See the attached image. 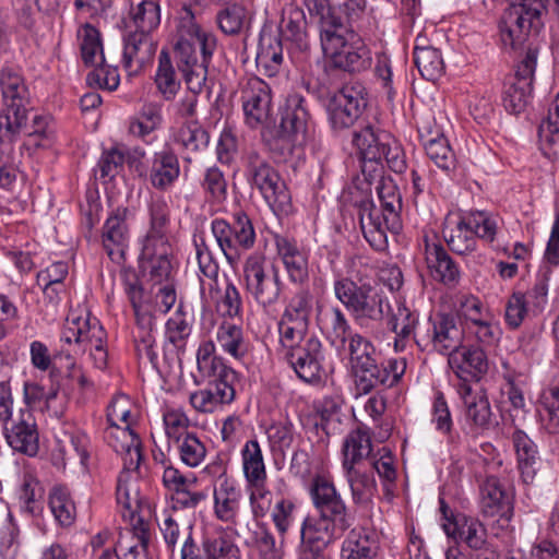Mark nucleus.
<instances>
[{
	"instance_id": "14",
	"label": "nucleus",
	"mask_w": 559,
	"mask_h": 559,
	"mask_svg": "<svg viewBox=\"0 0 559 559\" xmlns=\"http://www.w3.org/2000/svg\"><path fill=\"white\" fill-rule=\"evenodd\" d=\"M367 91L360 82H349L329 99L326 110L334 130L352 127L367 107Z\"/></svg>"
},
{
	"instance_id": "15",
	"label": "nucleus",
	"mask_w": 559,
	"mask_h": 559,
	"mask_svg": "<svg viewBox=\"0 0 559 559\" xmlns=\"http://www.w3.org/2000/svg\"><path fill=\"white\" fill-rule=\"evenodd\" d=\"M406 371L405 358H390L378 362V356L353 370L355 389L358 394H369L380 385H396Z\"/></svg>"
},
{
	"instance_id": "32",
	"label": "nucleus",
	"mask_w": 559,
	"mask_h": 559,
	"mask_svg": "<svg viewBox=\"0 0 559 559\" xmlns=\"http://www.w3.org/2000/svg\"><path fill=\"white\" fill-rule=\"evenodd\" d=\"M179 174V160L171 148L165 147L154 154L150 168V182L155 189L167 190L178 179Z\"/></svg>"
},
{
	"instance_id": "42",
	"label": "nucleus",
	"mask_w": 559,
	"mask_h": 559,
	"mask_svg": "<svg viewBox=\"0 0 559 559\" xmlns=\"http://www.w3.org/2000/svg\"><path fill=\"white\" fill-rule=\"evenodd\" d=\"M257 64L267 76L278 73L283 63V47L278 36L264 35L260 39Z\"/></svg>"
},
{
	"instance_id": "30",
	"label": "nucleus",
	"mask_w": 559,
	"mask_h": 559,
	"mask_svg": "<svg viewBox=\"0 0 559 559\" xmlns=\"http://www.w3.org/2000/svg\"><path fill=\"white\" fill-rule=\"evenodd\" d=\"M131 526V530L120 534L114 548L115 555L119 559H150L147 524L142 519H138L136 523H132Z\"/></svg>"
},
{
	"instance_id": "52",
	"label": "nucleus",
	"mask_w": 559,
	"mask_h": 559,
	"mask_svg": "<svg viewBox=\"0 0 559 559\" xmlns=\"http://www.w3.org/2000/svg\"><path fill=\"white\" fill-rule=\"evenodd\" d=\"M49 507L56 520L69 526L75 519V506L67 488L57 486L49 493Z\"/></svg>"
},
{
	"instance_id": "22",
	"label": "nucleus",
	"mask_w": 559,
	"mask_h": 559,
	"mask_svg": "<svg viewBox=\"0 0 559 559\" xmlns=\"http://www.w3.org/2000/svg\"><path fill=\"white\" fill-rule=\"evenodd\" d=\"M310 493L313 504L321 516H333L338 523L341 519L353 521V516L348 512L346 503L337 492L333 483L324 477L318 476L312 481Z\"/></svg>"
},
{
	"instance_id": "59",
	"label": "nucleus",
	"mask_w": 559,
	"mask_h": 559,
	"mask_svg": "<svg viewBox=\"0 0 559 559\" xmlns=\"http://www.w3.org/2000/svg\"><path fill=\"white\" fill-rule=\"evenodd\" d=\"M43 497L44 489L37 478L32 474H24L19 495L23 509L27 513L36 514L40 510Z\"/></svg>"
},
{
	"instance_id": "41",
	"label": "nucleus",
	"mask_w": 559,
	"mask_h": 559,
	"mask_svg": "<svg viewBox=\"0 0 559 559\" xmlns=\"http://www.w3.org/2000/svg\"><path fill=\"white\" fill-rule=\"evenodd\" d=\"M81 56L86 66H105L106 60L99 31L90 23L84 24L78 31Z\"/></svg>"
},
{
	"instance_id": "25",
	"label": "nucleus",
	"mask_w": 559,
	"mask_h": 559,
	"mask_svg": "<svg viewBox=\"0 0 559 559\" xmlns=\"http://www.w3.org/2000/svg\"><path fill=\"white\" fill-rule=\"evenodd\" d=\"M426 263L430 275L448 287H454L461 278L460 269L441 243L426 241Z\"/></svg>"
},
{
	"instance_id": "55",
	"label": "nucleus",
	"mask_w": 559,
	"mask_h": 559,
	"mask_svg": "<svg viewBox=\"0 0 559 559\" xmlns=\"http://www.w3.org/2000/svg\"><path fill=\"white\" fill-rule=\"evenodd\" d=\"M415 64L427 81L438 80L444 72V61L438 48L419 49L414 58Z\"/></svg>"
},
{
	"instance_id": "2",
	"label": "nucleus",
	"mask_w": 559,
	"mask_h": 559,
	"mask_svg": "<svg viewBox=\"0 0 559 559\" xmlns=\"http://www.w3.org/2000/svg\"><path fill=\"white\" fill-rule=\"evenodd\" d=\"M376 190L381 203L382 212L374 203L365 199L359 203V223L365 239L376 250L386 247V229L394 233L401 228L400 213L402 210V197L395 182L382 179Z\"/></svg>"
},
{
	"instance_id": "60",
	"label": "nucleus",
	"mask_w": 559,
	"mask_h": 559,
	"mask_svg": "<svg viewBox=\"0 0 559 559\" xmlns=\"http://www.w3.org/2000/svg\"><path fill=\"white\" fill-rule=\"evenodd\" d=\"M307 21L305 14L299 9H292L282 19L283 34L299 44L300 47L307 48Z\"/></svg>"
},
{
	"instance_id": "21",
	"label": "nucleus",
	"mask_w": 559,
	"mask_h": 559,
	"mask_svg": "<svg viewBox=\"0 0 559 559\" xmlns=\"http://www.w3.org/2000/svg\"><path fill=\"white\" fill-rule=\"evenodd\" d=\"M480 511L486 518L509 521L513 515V498L496 476H487L479 485Z\"/></svg>"
},
{
	"instance_id": "49",
	"label": "nucleus",
	"mask_w": 559,
	"mask_h": 559,
	"mask_svg": "<svg viewBox=\"0 0 559 559\" xmlns=\"http://www.w3.org/2000/svg\"><path fill=\"white\" fill-rule=\"evenodd\" d=\"M151 227L144 243L168 242L167 227L169 224L170 210L163 198L152 201L150 206Z\"/></svg>"
},
{
	"instance_id": "51",
	"label": "nucleus",
	"mask_w": 559,
	"mask_h": 559,
	"mask_svg": "<svg viewBox=\"0 0 559 559\" xmlns=\"http://www.w3.org/2000/svg\"><path fill=\"white\" fill-rule=\"evenodd\" d=\"M312 300L313 296L309 290H298L285 307L281 319L309 326Z\"/></svg>"
},
{
	"instance_id": "34",
	"label": "nucleus",
	"mask_w": 559,
	"mask_h": 559,
	"mask_svg": "<svg viewBox=\"0 0 559 559\" xmlns=\"http://www.w3.org/2000/svg\"><path fill=\"white\" fill-rule=\"evenodd\" d=\"M235 533L247 547L255 549L262 559L277 558L275 538L264 523L252 521L245 527L236 530Z\"/></svg>"
},
{
	"instance_id": "19",
	"label": "nucleus",
	"mask_w": 559,
	"mask_h": 559,
	"mask_svg": "<svg viewBox=\"0 0 559 559\" xmlns=\"http://www.w3.org/2000/svg\"><path fill=\"white\" fill-rule=\"evenodd\" d=\"M8 444L17 452L34 456L39 449V436L31 409L20 408L14 416L2 424Z\"/></svg>"
},
{
	"instance_id": "40",
	"label": "nucleus",
	"mask_w": 559,
	"mask_h": 559,
	"mask_svg": "<svg viewBox=\"0 0 559 559\" xmlns=\"http://www.w3.org/2000/svg\"><path fill=\"white\" fill-rule=\"evenodd\" d=\"M0 87L2 105L27 106L29 102L28 88L23 76L11 68L0 72Z\"/></svg>"
},
{
	"instance_id": "46",
	"label": "nucleus",
	"mask_w": 559,
	"mask_h": 559,
	"mask_svg": "<svg viewBox=\"0 0 559 559\" xmlns=\"http://www.w3.org/2000/svg\"><path fill=\"white\" fill-rule=\"evenodd\" d=\"M155 85L163 99L173 100L180 90V81L177 79L169 52L163 49L158 57V67L155 74Z\"/></svg>"
},
{
	"instance_id": "6",
	"label": "nucleus",
	"mask_w": 559,
	"mask_h": 559,
	"mask_svg": "<svg viewBox=\"0 0 559 559\" xmlns=\"http://www.w3.org/2000/svg\"><path fill=\"white\" fill-rule=\"evenodd\" d=\"M510 1L513 3L504 10L499 22V31L502 45L516 49L524 44L531 32L538 33L542 28L546 0Z\"/></svg>"
},
{
	"instance_id": "24",
	"label": "nucleus",
	"mask_w": 559,
	"mask_h": 559,
	"mask_svg": "<svg viewBox=\"0 0 559 559\" xmlns=\"http://www.w3.org/2000/svg\"><path fill=\"white\" fill-rule=\"evenodd\" d=\"M105 439L115 452L122 456L124 469L139 468L142 460L141 440L130 426H109L105 431Z\"/></svg>"
},
{
	"instance_id": "5",
	"label": "nucleus",
	"mask_w": 559,
	"mask_h": 559,
	"mask_svg": "<svg viewBox=\"0 0 559 559\" xmlns=\"http://www.w3.org/2000/svg\"><path fill=\"white\" fill-rule=\"evenodd\" d=\"M61 341L73 346L74 355L90 352L94 366L104 370L108 364L107 333L96 317L90 311L83 313L72 311L66 320Z\"/></svg>"
},
{
	"instance_id": "43",
	"label": "nucleus",
	"mask_w": 559,
	"mask_h": 559,
	"mask_svg": "<svg viewBox=\"0 0 559 559\" xmlns=\"http://www.w3.org/2000/svg\"><path fill=\"white\" fill-rule=\"evenodd\" d=\"M311 16L318 17L320 39L333 32L345 31V24L336 9L330 5L329 0H305Z\"/></svg>"
},
{
	"instance_id": "44",
	"label": "nucleus",
	"mask_w": 559,
	"mask_h": 559,
	"mask_svg": "<svg viewBox=\"0 0 559 559\" xmlns=\"http://www.w3.org/2000/svg\"><path fill=\"white\" fill-rule=\"evenodd\" d=\"M344 474L350 488L353 502L358 506L369 504L377 490L373 475L362 467L344 469Z\"/></svg>"
},
{
	"instance_id": "18",
	"label": "nucleus",
	"mask_w": 559,
	"mask_h": 559,
	"mask_svg": "<svg viewBox=\"0 0 559 559\" xmlns=\"http://www.w3.org/2000/svg\"><path fill=\"white\" fill-rule=\"evenodd\" d=\"M280 141H287V151L302 146L310 135V115L305 99L299 95L287 98L280 126Z\"/></svg>"
},
{
	"instance_id": "53",
	"label": "nucleus",
	"mask_w": 559,
	"mask_h": 559,
	"mask_svg": "<svg viewBox=\"0 0 559 559\" xmlns=\"http://www.w3.org/2000/svg\"><path fill=\"white\" fill-rule=\"evenodd\" d=\"M175 443L177 444L180 461L185 465L194 468L200 466L205 460L206 447L195 433H186L183 438Z\"/></svg>"
},
{
	"instance_id": "47",
	"label": "nucleus",
	"mask_w": 559,
	"mask_h": 559,
	"mask_svg": "<svg viewBox=\"0 0 559 559\" xmlns=\"http://www.w3.org/2000/svg\"><path fill=\"white\" fill-rule=\"evenodd\" d=\"M421 140L427 156L437 167L445 171L455 168V155L443 134L437 133L436 136L431 133L427 135L421 134Z\"/></svg>"
},
{
	"instance_id": "63",
	"label": "nucleus",
	"mask_w": 559,
	"mask_h": 559,
	"mask_svg": "<svg viewBox=\"0 0 559 559\" xmlns=\"http://www.w3.org/2000/svg\"><path fill=\"white\" fill-rule=\"evenodd\" d=\"M530 88L525 81L507 83L502 96L504 108L511 114L521 112L526 106Z\"/></svg>"
},
{
	"instance_id": "33",
	"label": "nucleus",
	"mask_w": 559,
	"mask_h": 559,
	"mask_svg": "<svg viewBox=\"0 0 559 559\" xmlns=\"http://www.w3.org/2000/svg\"><path fill=\"white\" fill-rule=\"evenodd\" d=\"M133 471L124 469L120 473L117 483L116 498L121 508L123 519H128L130 524L136 523L138 512L141 504V497L138 486V478Z\"/></svg>"
},
{
	"instance_id": "8",
	"label": "nucleus",
	"mask_w": 559,
	"mask_h": 559,
	"mask_svg": "<svg viewBox=\"0 0 559 559\" xmlns=\"http://www.w3.org/2000/svg\"><path fill=\"white\" fill-rule=\"evenodd\" d=\"M124 286L136 321L138 331L134 333V345L138 359L141 362H147L152 367L157 368V353L153 335L155 317L152 312V307L134 274L131 277H127Z\"/></svg>"
},
{
	"instance_id": "4",
	"label": "nucleus",
	"mask_w": 559,
	"mask_h": 559,
	"mask_svg": "<svg viewBox=\"0 0 559 559\" xmlns=\"http://www.w3.org/2000/svg\"><path fill=\"white\" fill-rule=\"evenodd\" d=\"M245 178L251 189L257 190L274 213L288 215L292 197L280 173L258 151L243 156Z\"/></svg>"
},
{
	"instance_id": "10",
	"label": "nucleus",
	"mask_w": 559,
	"mask_h": 559,
	"mask_svg": "<svg viewBox=\"0 0 559 559\" xmlns=\"http://www.w3.org/2000/svg\"><path fill=\"white\" fill-rule=\"evenodd\" d=\"M212 234L225 255L234 264L243 251L250 250L255 243V231L249 216L239 211L233 215V223L215 218L211 224Z\"/></svg>"
},
{
	"instance_id": "50",
	"label": "nucleus",
	"mask_w": 559,
	"mask_h": 559,
	"mask_svg": "<svg viewBox=\"0 0 559 559\" xmlns=\"http://www.w3.org/2000/svg\"><path fill=\"white\" fill-rule=\"evenodd\" d=\"M246 481L267 478L262 449L257 440H248L241 449Z\"/></svg>"
},
{
	"instance_id": "17",
	"label": "nucleus",
	"mask_w": 559,
	"mask_h": 559,
	"mask_svg": "<svg viewBox=\"0 0 559 559\" xmlns=\"http://www.w3.org/2000/svg\"><path fill=\"white\" fill-rule=\"evenodd\" d=\"M284 356L300 380L307 383L321 381L324 355L317 336L309 335L304 343L286 350Z\"/></svg>"
},
{
	"instance_id": "35",
	"label": "nucleus",
	"mask_w": 559,
	"mask_h": 559,
	"mask_svg": "<svg viewBox=\"0 0 559 559\" xmlns=\"http://www.w3.org/2000/svg\"><path fill=\"white\" fill-rule=\"evenodd\" d=\"M240 496L239 489L231 480L227 477L221 479L213 495L215 516L224 523L236 525Z\"/></svg>"
},
{
	"instance_id": "12",
	"label": "nucleus",
	"mask_w": 559,
	"mask_h": 559,
	"mask_svg": "<svg viewBox=\"0 0 559 559\" xmlns=\"http://www.w3.org/2000/svg\"><path fill=\"white\" fill-rule=\"evenodd\" d=\"M464 340V330L454 316L436 313L429 317L425 330L414 335V341L420 350L431 346L436 352L450 356Z\"/></svg>"
},
{
	"instance_id": "62",
	"label": "nucleus",
	"mask_w": 559,
	"mask_h": 559,
	"mask_svg": "<svg viewBox=\"0 0 559 559\" xmlns=\"http://www.w3.org/2000/svg\"><path fill=\"white\" fill-rule=\"evenodd\" d=\"M467 417L478 427L488 429L493 424L490 403L485 394H477L473 399L465 397Z\"/></svg>"
},
{
	"instance_id": "7",
	"label": "nucleus",
	"mask_w": 559,
	"mask_h": 559,
	"mask_svg": "<svg viewBox=\"0 0 559 559\" xmlns=\"http://www.w3.org/2000/svg\"><path fill=\"white\" fill-rule=\"evenodd\" d=\"M321 40V47L332 68L361 72L371 64V52L364 39L353 31L333 32Z\"/></svg>"
},
{
	"instance_id": "61",
	"label": "nucleus",
	"mask_w": 559,
	"mask_h": 559,
	"mask_svg": "<svg viewBox=\"0 0 559 559\" xmlns=\"http://www.w3.org/2000/svg\"><path fill=\"white\" fill-rule=\"evenodd\" d=\"M270 449L284 453L294 441V426L289 420L272 423L265 430Z\"/></svg>"
},
{
	"instance_id": "23",
	"label": "nucleus",
	"mask_w": 559,
	"mask_h": 559,
	"mask_svg": "<svg viewBox=\"0 0 559 559\" xmlns=\"http://www.w3.org/2000/svg\"><path fill=\"white\" fill-rule=\"evenodd\" d=\"M448 364L453 372L462 380L478 381L487 373L489 365L483 348L460 346L448 357Z\"/></svg>"
},
{
	"instance_id": "3",
	"label": "nucleus",
	"mask_w": 559,
	"mask_h": 559,
	"mask_svg": "<svg viewBox=\"0 0 559 559\" xmlns=\"http://www.w3.org/2000/svg\"><path fill=\"white\" fill-rule=\"evenodd\" d=\"M333 292L361 326L381 323L391 309L383 290L362 278L337 275Z\"/></svg>"
},
{
	"instance_id": "26",
	"label": "nucleus",
	"mask_w": 559,
	"mask_h": 559,
	"mask_svg": "<svg viewBox=\"0 0 559 559\" xmlns=\"http://www.w3.org/2000/svg\"><path fill=\"white\" fill-rule=\"evenodd\" d=\"M336 522L333 516H321L314 523L309 518L302 521L300 528V537L302 542L320 543L328 546L335 539L340 538L353 523L352 520L341 519Z\"/></svg>"
},
{
	"instance_id": "39",
	"label": "nucleus",
	"mask_w": 559,
	"mask_h": 559,
	"mask_svg": "<svg viewBox=\"0 0 559 559\" xmlns=\"http://www.w3.org/2000/svg\"><path fill=\"white\" fill-rule=\"evenodd\" d=\"M542 428L550 435L559 432V380L543 390L538 401Z\"/></svg>"
},
{
	"instance_id": "48",
	"label": "nucleus",
	"mask_w": 559,
	"mask_h": 559,
	"mask_svg": "<svg viewBox=\"0 0 559 559\" xmlns=\"http://www.w3.org/2000/svg\"><path fill=\"white\" fill-rule=\"evenodd\" d=\"M216 340L222 349L235 359H242L248 353L242 329L229 322H223L216 333Z\"/></svg>"
},
{
	"instance_id": "36",
	"label": "nucleus",
	"mask_w": 559,
	"mask_h": 559,
	"mask_svg": "<svg viewBox=\"0 0 559 559\" xmlns=\"http://www.w3.org/2000/svg\"><path fill=\"white\" fill-rule=\"evenodd\" d=\"M513 445L516 452L521 477L525 484H532L536 477L539 461L537 445L521 429H515L512 435Z\"/></svg>"
},
{
	"instance_id": "31",
	"label": "nucleus",
	"mask_w": 559,
	"mask_h": 559,
	"mask_svg": "<svg viewBox=\"0 0 559 559\" xmlns=\"http://www.w3.org/2000/svg\"><path fill=\"white\" fill-rule=\"evenodd\" d=\"M169 242L144 243L142 248V266L152 281L162 283L168 280L173 270Z\"/></svg>"
},
{
	"instance_id": "64",
	"label": "nucleus",
	"mask_w": 559,
	"mask_h": 559,
	"mask_svg": "<svg viewBox=\"0 0 559 559\" xmlns=\"http://www.w3.org/2000/svg\"><path fill=\"white\" fill-rule=\"evenodd\" d=\"M203 551L206 559H241L238 546L223 536L204 540Z\"/></svg>"
},
{
	"instance_id": "27",
	"label": "nucleus",
	"mask_w": 559,
	"mask_h": 559,
	"mask_svg": "<svg viewBox=\"0 0 559 559\" xmlns=\"http://www.w3.org/2000/svg\"><path fill=\"white\" fill-rule=\"evenodd\" d=\"M277 254L281 258L289 280L302 283L308 278V255L299 248L296 240L285 236H275Z\"/></svg>"
},
{
	"instance_id": "1",
	"label": "nucleus",
	"mask_w": 559,
	"mask_h": 559,
	"mask_svg": "<svg viewBox=\"0 0 559 559\" xmlns=\"http://www.w3.org/2000/svg\"><path fill=\"white\" fill-rule=\"evenodd\" d=\"M216 37L203 32L190 8L183 7L177 24V40L174 53L190 92H202L207 68L216 49Z\"/></svg>"
},
{
	"instance_id": "56",
	"label": "nucleus",
	"mask_w": 559,
	"mask_h": 559,
	"mask_svg": "<svg viewBox=\"0 0 559 559\" xmlns=\"http://www.w3.org/2000/svg\"><path fill=\"white\" fill-rule=\"evenodd\" d=\"M418 323V314L412 311L404 302H397L396 308L392 310L388 320L390 330L395 335L411 337L417 333L415 328Z\"/></svg>"
},
{
	"instance_id": "28",
	"label": "nucleus",
	"mask_w": 559,
	"mask_h": 559,
	"mask_svg": "<svg viewBox=\"0 0 559 559\" xmlns=\"http://www.w3.org/2000/svg\"><path fill=\"white\" fill-rule=\"evenodd\" d=\"M372 443L370 435L362 428L352 430L344 439L342 445V467L344 469L364 467L370 462Z\"/></svg>"
},
{
	"instance_id": "9",
	"label": "nucleus",
	"mask_w": 559,
	"mask_h": 559,
	"mask_svg": "<svg viewBox=\"0 0 559 559\" xmlns=\"http://www.w3.org/2000/svg\"><path fill=\"white\" fill-rule=\"evenodd\" d=\"M246 287L259 306L265 311L277 305L283 282L278 267L266 262L261 254H251L243 266Z\"/></svg>"
},
{
	"instance_id": "54",
	"label": "nucleus",
	"mask_w": 559,
	"mask_h": 559,
	"mask_svg": "<svg viewBox=\"0 0 559 559\" xmlns=\"http://www.w3.org/2000/svg\"><path fill=\"white\" fill-rule=\"evenodd\" d=\"M131 19L136 31L150 35L160 23V9L153 0H143L131 9Z\"/></svg>"
},
{
	"instance_id": "57",
	"label": "nucleus",
	"mask_w": 559,
	"mask_h": 559,
	"mask_svg": "<svg viewBox=\"0 0 559 559\" xmlns=\"http://www.w3.org/2000/svg\"><path fill=\"white\" fill-rule=\"evenodd\" d=\"M195 253L199 264V270L203 276L209 280V294L213 298V294L218 290V263L213 258V254L204 241L195 243Z\"/></svg>"
},
{
	"instance_id": "20",
	"label": "nucleus",
	"mask_w": 559,
	"mask_h": 559,
	"mask_svg": "<svg viewBox=\"0 0 559 559\" xmlns=\"http://www.w3.org/2000/svg\"><path fill=\"white\" fill-rule=\"evenodd\" d=\"M128 210L117 207L103 226V247L109 259L120 265L126 260L129 243V228L126 223Z\"/></svg>"
},
{
	"instance_id": "16",
	"label": "nucleus",
	"mask_w": 559,
	"mask_h": 559,
	"mask_svg": "<svg viewBox=\"0 0 559 559\" xmlns=\"http://www.w3.org/2000/svg\"><path fill=\"white\" fill-rule=\"evenodd\" d=\"M239 93L245 121L250 128L272 122V91L267 83L257 76L249 78L241 83Z\"/></svg>"
},
{
	"instance_id": "37",
	"label": "nucleus",
	"mask_w": 559,
	"mask_h": 559,
	"mask_svg": "<svg viewBox=\"0 0 559 559\" xmlns=\"http://www.w3.org/2000/svg\"><path fill=\"white\" fill-rule=\"evenodd\" d=\"M443 527L449 536L460 538L472 549L481 550L487 544V530L478 519L464 515Z\"/></svg>"
},
{
	"instance_id": "58",
	"label": "nucleus",
	"mask_w": 559,
	"mask_h": 559,
	"mask_svg": "<svg viewBox=\"0 0 559 559\" xmlns=\"http://www.w3.org/2000/svg\"><path fill=\"white\" fill-rule=\"evenodd\" d=\"M377 538L376 534L367 528L359 527L353 528L346 539L343 543L342 551L350 552L360 551L366 552L368 555L376 556L377 554Z\"/></svg>"
},
{
	"instance_id": "13",
	"label": "nucleus",
	"mask_w": 559,
	"mask_h": 559,
	"mask_svg": "<svg viewBox=\"0 0 559 559\" xmlns=\"http://www.w3.org/2000/svg\"><path fill=\"white\" fill-rule=\"evenodd\" d=\"M496 234V222L485 212L476 211L463 214L445 240L453 252L466 254L475 250L477 238L491 242Z\"/></svg>"
},
{
	"instance_id": "11",
	"label": "nucleus",
	"mask_w": 559,
	"mask_h": 559,
	"mask_svg": "<svg viewBox=\"0 0 559 559\" xmlns=\"http://www.w3.org/2000/svg\"><path fill=\"white\" fill-rule=\"evenodd\" d=\"M353 143L360 158L385 159L389 168L396 174H402L406 169L402 147L385 131L376 130L368 124L354 133Z\"/></svg>"
},
{
	"instance_id": "29",
	"label": "nucleus",
	"mask_w": 559,
	"mask_h": 559,
	"mask_svg": "<svg viewBox=\"0 0 559 559\" xmlns=\"http://www.w3.org/2000/svg\"><path fill=\"white\" fill-rule=\"evenodd\" d=\"M156 44L144 32H132L124 37L123 63L127 69L138 71L152 61Z\"/></svg>"
},
{
	"instance_id": "45",
	"label": "nucleus",
	"mask_w": 559,
	"mask_h": 559,
	"mask_svg": "<svg viewBox=\"0 0 559 559\" xmlns=\"http://www.w3.org/2000/svg\"><path fill=\"white\" fill-rule=\"evenodd\" d=\"M27 121V106L2 105L0 110V141L13 142L24 133Z\"/></svg>"
},
{
	"instance_id": "38",
	"label": "nucleus",
	"mask_w": 559,
	"mask_h": 559,
	"mask_svg": "<svg viewBox=\"0 0 559 559\" xmlns=\"http://www.w3.org/2000/svg\"><path fill=\"white\" fill-rule=\"evenodd\" d=\"M173 140L188 154H197L204 151L210 142L209 132L197 119L185 120L174 130Z\"/></svg>"
}]
</instances>
